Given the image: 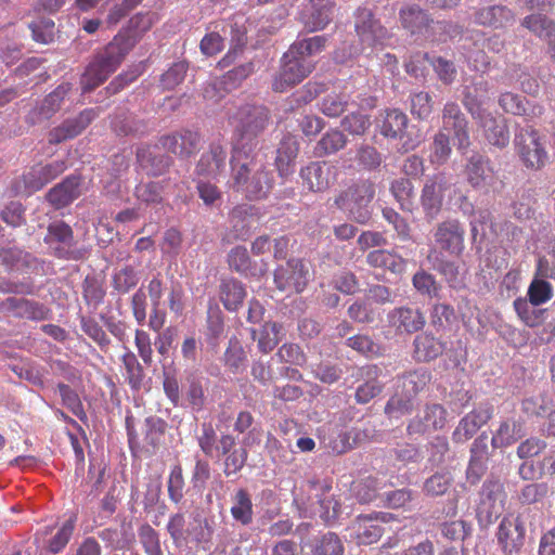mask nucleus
I'll list each match as a JSON object with an SVG mask.
<instances>
[{
	"label": "nucleus",
	"mask_w": 555,
	"mask_h": 555,
	"mask_svg": "<svg viewBox=\"0 0 555 555\" xmlns=\"http://www.w3.org/2000/svg\"><path fill=\"white\" fill-rule=\"evenodd\" d=\"M433 269L439 272L453 289H462L465 287V280L460 273L459 266L443 257L436 256L433 261Z\"/></svg>",
	"instance_id": "6e6d98bb"
},
{
	"label": "nucleus",
	"mask_w": 555,
	"mask_h": 555,
	"mask_svg": "<svg viewBox=\"0 0 555 555\" xmlns=\"http://www.w3.org/2000/svg\"><path fill=\"white\" fill-rule=\"evenodd\" d=\"M408 116L399 109H388L382 115L379 124L380 134L387 139H398L402 141L403 152L415 149L421 138L418 135L413 137L412 131L408 127Z\"/></svg>",
	"instance_id": "4468645a"
},
{
	"label": "nucleus",
	"mask_w": 555,
	"mask_h": 555,
	"mask_svg": "<svg viewBox=\"0 0 555 555\" xmlns=\"http://www.w3.org/2000/svg\"><path fill=\"white\" fill-rule=\"evenodd\" d=\"M414 397L398 389L396 386L395 393L389 398L385 406V413L390 418H399L410 414L414 410Z\"/></svg>",
	"instance_id": "4d7b16f0"
},
{
	"label": "nucleus",
	"mask_w": 555,
	"mask_h": 555,
	"mask_svg": "<svg viewBox=\"0 0 555 555\" xmlns=\"http://www.w3.org/2000/svg\"><path fill=\"white\" fill-rule=\"evenodd\" d=\"M436 246L451 256H461L465 249V228L456 218H447L433 229Z\"/></svg>",
	"instance_id": "2eb2a0df"
},
{
	"label": "nucleus",
	"mask_w": 555,
	"mask_h": 555,
	"mask_svg": "<svg viewBox=\"0 0 555 555\" xmlns=\"http://www.w3.org/2000/svg\"><path fill=\"white\" fill-rule=\"evenodd\" d=\"M236 140L231 151H258L259 138L272 120L269 107L259 103H245L231 116Z\"/></svg>",
	"instance_id": "7ed1b4c3"
},
{
	"label": "nucleus",
	"mask_w": 555,
	"mask_h": 555,
	"mask_svg": "<svg viewBox=\"0 0 555 555\" xmlns=\"http://www.w3.org/2000/svg\"><path fill=\"white\" fill-rule=\"evenodd\" d=\"M490 100L489 82L482 77L474 78L470 85L465 86L463 92V104L474 118H481L485 113L482 106Z\"/></svg>",
	"instance_id": "cd10ccee"
},
{
	"label": "nucleus",
	"mask_w": 555,
	"mask_h": 555,
	"mask_svg": "<svg viewBox=\"0 0 555 555\" xmlns=\"http://www.w3.org/2000/svg\"><path fill=\"white\" fill-rule=\"evenodd\" d=\"M0 264L7 270L21 271L34 268L37 264V258L17 246L8 245L0 247Z\"/></svg>",
	"instance_id": "79ce46f5"
},
{
	"label": "nucleus",
	"mask_w": 555,
	"mask_h": 555,
	"mask_svg": "<svg viewBox=\"0 0 555 555\" xmlns=\"http://www.w3.org/2000/svg\"><path fill=\"white\" fill-rule=\"evenodd\" d=\"M228 152L220 142H211L201 155L194 169L197 177L216 180L225 170Z\"/></svg>",
	"instance_id": "412c9836"
},
{
	"label": "nucleus",
	"mask_w": 555,
	"mask_h": 555,
	"mask_svg": "<svg viewBox=\"0 0 555 555\" xmlns=\"http://www.w3.org/2000/svg\"><path fill=\"white\" fill-rule=\"evenodd\" d=\"M228 263L232 270L245 276L259 278L264 275L268 270L266 262L262 261L260 266L253 262L244 246H235L230 250L228 254Z\"/></svg>",
	"instance_id": "473e14b6"
},
{
	"label": "nucleus",
	"mask_w": 555,
	"mask_h": 555,
	"mask_svg": "<svg viewBox=\"0 0 555 555\" xmlns=\"http://www.w3.org/2000/svg\"><path fill=\"white\" fill-rule=\"evenodd\" d=\"M158 142L167 152L182 159H188L199 151L202 135L198 131L182 128L162 135Z\"/></svg>",
	"instance_id": "a211bd4d"
},
{
	"label": "nucleus",
	"mask_w": 555,
	"mask_h": 555,
	"mask_svg": "<svg viewBox=\"0 0 555 555\" xmlns=\"http://www.w3.org/2000/svg\"><path fill=\"white\" fill-rule=\"evenodd\" d=\"M310 280L309 266L299 258H292L274 271V284L278 289L287 294H299Z\"/></svg>",
	"instance_id": "9b49d317"
},
{
	"label": "nucleus",
	"mask_w": 555,
	"mask_h": 555,
	"mask_svg": "<svg viewBox=\"0 0 555 555\" xmlns=\"http://www.w3.org/2000/svg\"><path fill=\"white\" fill-rule=\"evenodd\" d=\"M448 411L439 403H426L406 425V434L417 438L444 428Z\"/></svg>",
	"instance_id": "9d476101"
},
{
	"label": "nucleus",
	"mask_w": 555,
	"mask_h": 555,
	"mask_svg": "<svg viewBox=\"0 0 555 555\" xmlns=\"http://www.w3.org/2000/svg\"><path fill=\"white\" fill-rule=\"evenodd\" d=\"M307 546L310 555H344L345 552L341 539L332 531L314 537Z\"/></svg>",
	"instance_id": "49530a36"
},
{
	"label": "nucleus",
	"mask_w": 555,
	"mask_h": 555,
	"mask_svg": "<svg viewBox=\"0 0 555 555\" xmlns=\"http://www.w3.org/2000/svg\"><path fill=\"white\" fill-rule=\"evenodd\" d=\"M298 151L299 143L294 135L286 134L282 138L275 157V166L281 177H287L293 172Z\"/></svg>",
	"instance_id": "58836bf2"
},
{
	"label": "nucleus",
	"mask_w": 555,
	"mask_h": 555,
	"mask_svg": "<svg viewBox=\"0 0 555 555\" xmlns=\"http://www.w3.org/2000/svg\"><path fill=\"white\" fill-rule=\"evenodd\" d=\"M451 137L443 131H438L429 147V162L435 166L444 165L451 156L452 147L450 144Z\"/></svg>",
	"instance_id": "e2e57ef3"
},
{
	"label": "nucleus",
	"mask_w": 555,
	"mask_h": 555,
	"mask_svg": "<svg viewBox=\"0 0 555 555\" xmlns=\"http://www.w3.org/2000/svg\"><path fill=\"white\" fill-rule=\"evenodd\" d=\"M526 436L522 422L514 417L506 418L500 423L499 428L492 436L491 446L493 449L509 447Z\"/></svg>",
	"instance_id": "c9c22d12"
},
{
	"label": "nucleus",
	"mask_w": 555,
	"mask_h": 555,
	"mask_svg": "<svg viewBox=\"0 0 555 555\" xmlns=\"http://www.w3.org/2000/svg\"><path fill=\"white\" fill-rule=\"evenodd\" d=\"M514 309L519 319L529 327H539L544 321L546 310L538 308L540 305L532 304L528 298H516Z\"/></svg>",
	"instance_id": "864d4df0"
},
{
	"label": "nucleus",
	"mask_w": 555,
	"mask_h": 555,
	"mask_svg": "<svg viewBox=\"0 0 555 555\" xmlns=\"http://www.w3.org/2000/svg\"><path fill=\"white\" fill-rule=\"evenodd\" d=\"M282 324L278 322H266L260 330L251 328L250 334L258 343V349L262 353L272 351L282 338Z\"/></svg>",
	"instance_id": "09e8293b"
},
{
	"label": "nucleus",
	"mask_w": 555,
	"mask_h": 555,
	"mask_svg": "<svg viewBox=\"0 0 555 555\" xmlns=\"http://www.w3.org/2000/svg\"><path fill=\"white\" fill-rule=\"evenodd\" d=\"M480 125L483 128L487 141L499 149H504L509 142L508 127L503 119H498L490 114H481Z\"/></svg>",
	"instance_id": "ea45409f"
},
{
	"label": "nucleus",
	"mask_w": 555,
	"mask_h": 555,
	"mask_svg": "<svg viewBox=\"0 0 555 555\" xmlns=\"http://www.w3.org/2000/svg\"><path fill=\"white\" fill-rule=\"evenodd\" d=\"M413 359L417 362H429L441 356L446 344L429 333H422L413 341Z\"/></svg>",
	"instance_id": "4c0bfd02"
},
{
	"label": "nucleus",
	"mask_w": 555,
	"mask_h": 555,
	"mask_svg": "<svg viewBox=\"0 0 555 555\" xmlns=\"http://www.w3.org/2000/svg\"><path fill=\"white\" fill-rule=\"evenodd\" d=\"M439 131L452 137L459 151L466 150L469 142L468 120L455 102H447L442 109V126Z\"/></svg>",
	"instance_id": "dca6fc26"
},
{
	"label": "nucleus",
	"mask_w": 555,
	"mask_h": 555,
	"mask_svg": "<svg viewBox=\"0 0 555 555\" xmlns=\"http://www.w3.org/2000/svg\"><path fill=\"white\" fill-rule=\"evenodd\" d=\"M79 186L80 179L76 176H69L53 186L47 193L46 198L55 209L64 208L79 197Z\"/></svg>",
	"instance_id": "2f4dec72"
},
{
	"label": "nucleus",
	"mask_w": 555,
	"mask_h": 555,
	"mask_svg": "<svg viewBox=\"0 0 555 555\" xmlns=\"http://www.w3.org/2000/svg\"><path fill=\"white\" fill-rule=\"evenodd\" d=\"M366 263L373 268H384L392 273L401 272L403 259L386 249H374L366 255Z\"/></svg>",
	"instance_id": "13d9d810"
},
{
	"label": "nucleus",
	"mask_w": 555,
	"mask_h": 555,
	"mask_svg": "<svg viewBox=\"0 0 555 555\" xmlns=\"http://www.w3.org/2000/svg\"><path fill=\"white\" fill-rule=\"evenodd\" d=\"M182 392L188 406H190L194 412H199L205 408L207 396L203 378L194 374H190L185 378V384L182 386Z\"/></svg>",
	"instance_id": "8fccbe9b"
},
{
	"label": "nucleus",
	"mask_w": 555,
	"mask_h": 555,
	"mask_svg": "<svg viewBox=\"0 0 555 555\" xmlns=\"http://www.w3.org/2000/svg\"><path fill=\"white\" fill-rule=\"evenodd\" d=\"M246 352L237 339H230L223 354V363L233 374L242 373L246 367Z\"/></svg>",
	"instance_id": "680f3d73"
},
{
	"label": "nucleus",
	"mask_w": 555,
	"mask_h": 555,
	"mask_svg": "<svg viewBox=\"0 0 555 555\" xmlns=\"http://www.w3.org/2000/svg\"><path fill=\"white\" fill-rule=\"evenodd\" d=\"M232 189L250 201L266 198L274 186L273 171L259 151H231Z\"/></svg>",
	"instance_id": "f257e3e1"
},
{
	"label": "nucleus",
	"mask_w": 555,
	"mask_h": 555,
	"mask_svg": "<svg viewBox=\"0 0 555 555\" xmlns=\"http://www.w3.org/2000/svg\"><path fill=\"white\" fill-rule=\"evenodd\" d=\"M493 416V405L488 402H480L473 411L460 420L452 433V440L455 443H464L486 425Z\"/></svg>",
	"instance_id": "6ab92c4d"
},
{
	"label": "nucleus",
	"mask_w": 555,
	"mask_h": 555,
	"mask_svg": "<svg viewBox=\"0 0 555 555\" xmlns=\"http://www.w3.org/2000/svg\"><path fill=\"white\" fill-rule=\"evenodd\" d=\"M521 27L528 29L540 40L548 46V50L555 56V21L542 13H532L520 22Z\"/></svg>",
	"instance_id": "c85d7f7f"
},
{
	"label": "nucleus",
	"mask_w": 555,
	"mask_h": 555,
	"mask_svg": "<svg viewBox=\"0 0 555 555\" xmlns=\"http://www.w3.org/2000/svg\"><path fill=\"white\" fill-rule=\"evenodd\" d=\"M43 242L49 246L50 254L57 259L79 261L87 258V248L78 247L72 227L63 220H55L48 225Z\"/></svg>",
	"instance_id": "39448f33"
},
{
	"label": "nucleus",
	"mask_w": 555,
	"mask_h": 555,
	"mask_svg": "<svg viewBox=\"0 0 555 555\" xmlns=\"http://www.w3.org/2000/svg\"><path fill=\"white\" fill-rule=\"evenodd\" d=\"M430 379V372L427 369L420 367L398 376L396 386L398 389H402V391L415 398L425 389Z\"/></svg>",
	"instance_id": "de8ad7c7"
},
{
	"label": "nucleus",
	"mask_w": 555,
	"mask_h": 555,
	"mask_svg": "<svg viewBox=\"0 0 555 555\" xmlns=\"http://www.w3.org/2000/svg\"><path fill=\"white\" fill-rule=\"evenodd\" d=\"M514 144L527 168L539 170L547 163V152L541 143L539 132L532 126L519 127L515 132Z\"/></svg>",
	"instance_id": "1a4fd4ad"
},
{
	"label": "nucleus",
	"mask_w": 555,
	"mask_h": 555,
	"mask_svg": "<svg viewBox=\"0 0 555 555\" xmlns=\"http://www.w3.org/2000/svg\"><path fill=\"white\" fill-rule=\"evenodd\" d=\"M350 96L345 93H328L321 100L320 111L327 117L340 116L348 107Z\"/></svg>",
	"instance_id": "69168bd1"
},
{
	"label": "nucleus",
	"mask_w": 555,
	"mask_h": 555,
	"mask_svg": "<svg viewBox=\"0 0 555 555\" xmlns=\"http://www.w3.org/2000/svg\"><path fill=\"white\" fill-rule=\"evenodd\" d=\"M111 128L118 137H142L149 132L147 122L127 111L114 115Z\"/></svg>",
	"instance_id": "72a5a7b5"
},
{
	"label": "nucleus",
	"mask_w": 555,
	"mask_h": 555,
	"mask_svg": "<svg viewBox=\"0 0 555 555\" xmlns=\"http://www.w3.org/2000/svg\"><path fill=\"white\" fill-rule=\"evenodd\" d=\"M455 182L451 173L439 171L427 176L420 196V204L427 221L435 220L442 210L443 199Z\"/></svg>",
	"instance_id": "0eeeda50"
},
{
	"label": "nucleus",
	"mask_w": 555,
	"mask_h": 555,
	"mask_svg": "<svg viewBox=\"0 0 555 555\" xmlns=\"http://www.w3.org/2000/svg\"><path fill=\"white\" fill-rule=\"evenodd\" d=\"M70 90L69 83H62L49 93L39 104L34 106L25 119L26 122L35 126L49 120L62 106L65 96Z\"/></svg>",
	"instance_id": "b1692460"
},
{
	"label": "nucleus",
	"mask_w": 555,
	"mask_h": 555,
	"mask_svg": "<svg viewBox=\"0 0 555 555\" xmlns=\"http://www.w3.org/2000/svg\"><path fill=\"white\" fill-rule=\"evenodd\" d=\"M354 160L360 169L375 171L380 167L384 157L375 146L361 143L357 146Z\"/></svg>",
	"instance_id": "bf43d9fd"
},
{
	"label": "nucleus",
	"mask_w": 555,
	"mask_h": 555,
	"mask_svg": "<svg viewBox=\"0 0 555 555\" xmlns=\"http://www.w3.org/2000/svg\"><path fill=\"white\" fill-rule=\"evenodd\" d=\"M3 312L10 313L18 319L33 321L47 320L50 310L42 304L26 298L9 297L0 304Z\"/></svg>",
	"instance_id": "a878e982"
},
{
	"label": "nucleus",
	"mask_w": 555,
	"mask_h": 555,
	"mask_svg": "<svg viewBox=\"0 0 555 555\" xmlns=\"http://www.w3.org/2000/svg\"><path fill=\"white\" fill-rule=\"evenodd\" d=\"M300 176L312 192H323L334 182L333 168L324 162H312L301 169Z\"/></svg>",
	"instance_id": "7c9ffc66"
},
{
	"label": "nucleus",
	"mask_w": 555,
	"mask_h": 555,
	"mask_svg": "<svg viewBox=\"0 0 555 555\" xmlns=\"http://www.w3.org/2000/svg\"><path fill=\"white\" fill-rule=\"evenodd\" d=\"M314 68V64L292 47L283 54L281 67L272 81L275 92H284L301 82Z\"/></svg>",
	"instance_id": "6e6552de"
},
{
	"label": "nucleus",
	"mask_w": 555,
	"mask_h": 555,
	"mask_svg": "<svg viewBox=\"0 0 555 555\" xmlns=\"http://www.w3.org/2000/svg\"><path fill=\"white\" fill-rule=\"evenodd\" d=\"M347 143L348 138L344 131L333 128L326 131L318 141L314 153L319 157L328 156L345 149Z\"/></svg>",
	"instance_id": "603ef678"
},
{
	"label": "nucleus",
	"mask_w": 555,
	"mask_h": 555,
	"mask_svg": "<svg viewBox=\"0 0 555 555\" xmlns=\"http://www.w3.org/2000/svg\"><path fill=\"white\" fill-rule=\"evenodd\" d=\"M528 513L512 514L502 518L496 532L499 545L504 555H520L525 544V520Z\"/></svg>",
	"instance_id": "f8f14e48"
},
{
	"label": "nucleus",
	"mask_w": 555,
	"mask_h": 555,
	"mask_svg": "<svg viewBox=\"0 0 555 555\" xmlns=\"http://www.w3.org/2000/svg\"><path fill=\"white\" fill-rule=\"evenodd\" d=\"M465 175L468 184L475 190L485 193L500 190L502 182L499 181L489 159L479 153H474L467 158Z\"/></svg>",
	"instance_id": "ddd939ff"
},
{
	"label": "nucleus",
	"mask_w": 555,
	"mask_h": 555,
	"mask_svg": "<svg viewBox=\"0 0 555 555\" xmlns=\"http://www.w3.org/2000/svg\"><path fill=\"white\" fill-rule=\"evenodd\" d=\"M137 160L143 169L147 170V175L153 177L163 175L173 164L171 156L157 154L149 146H142L137 150Z\"/></svg>",
	"instance_id": "a19ab883"
},
{
	"label": "nucleus",
	"mask_w": 555,
	"mask_h": 555,
	"mask_svg": "<svg viewBox=\"0 0 555 555\" xmlns=\"http://www.w3.org/2000/svg\"><path fill=\"white\" fill-rule=\"evenodd\" d=\"M412 285L420 295L429 298L438 297L441 289L436 278L423 269L415 272L412 278Z\"/></svg>",
	"instance_id": "338daca9"
},
{
	"label": "nucleus",
	"mask_w": 555,
	"mask_h": 555,
	"mask_svg": "<svg viewBox=\"0 0 555 555\" xmlns=\"http://www.w3.org/2000/svg\"><path fill=\"white\" fill-rule=\"evenodd\" d=\"M375 196V185L370 180H359L349 185L335 198V205L348 212L350 218L360 224L371 218L369 206Z\"/></svg>",
	"instance_id": "20e7f679"
},
{
	"label": "nucleus",
	"mask_w": 555,
	"mask_h": 555,
	"mask_svg": "<svg viewBox=\"0 0 555 555\" xmlns=\"http://www.w3.org/2000/svg\"><path fill=\"white\" fill-rule=\"evenodd\" d=\"M140 282V272L130 264L116 268L112 274V287L118 294H128Z\"/></svg>",
	"instance_id": "5fc2aeb1"
},
{
	"label": "nucleus",
	"mask_w": 555,
	"mask_h": 555,
	"mask_svg": "<svg viewBox=\"0 0 555 555\" xmlns=\"http://www.w3.org/2000/svg\"><path fill=\"white\" fill-rule=\"evenodd\" d=\"M231 516L240 525L246 527L253 522L254 519V504L249 492L240 488L232 496V506L230 509Z\"/></svg>",
	"instance_id": "a18cd8bd"
},
{
	"label": "nucleus",
	"mask_w": 555,
	"mask_h": 555,
	"mask_svg": "<svg viewBox=\"0 0 555 555\" xmlns=\"http://www.w3.org/2000/svg\"><path fill=\"white\" fill-rule=\"evenodd\" d=\"M170 177L158 181H142L134 188L133 195L139 202L147 206L160 205L164 202L165 192L170 189Z\"/></svg>",
	"instance_id": "e433bc0d"
},
{
	"label": "nucleus",
	"mask_w": 555,
	"mask_h": 555,
	"mask_svg": "<svg viewBox=\"0 0 555 555\" xmlns=\"http://www.w3.org/2000/svg\"><path fill=\"white\" fill-rule=\"evenodd\" d=\"M47 184L38 166L30 168L21 177L14 179L11 184L12 193L16 196H29L41 190Z\"/></svg>",
	"instance_id": "c03bdc74"
},
{
	"label": "nucleus",
	"mask_w": 555,
	"mask_h": 555,
	"mask_svg": "<svg viewBox=\"0 0 555 555\" xmlns=\"http://www.w3.org/2000/svg\"><path fill=\"white\" fill-rule=\"evenodd\" d=\"M387 322L397 335H412L423 330L426 319L420 308L401 306L387 313Z\"/></svg>",
	"instance_id": "aec40b11"
},
{
	"label": "nucleus",
	"mask_w": 555,
	"mask_h": 555,
	"mask_svg": "<svg viewBox=\"0 0 555 555\" xmlns=\"http://www.w3.org/2000/svg\"><path fill=\"white\" fill-rule=\"evenodd\" d=\"M135 43V37L119 31L86 68L81 77L82 91L90 92L102 85L119 67Z\"/></svg>",
	"instance_id": "f03ea898"
},
{
	"label": "nucleus",
	"mask_w": 555,
	"mask_h": 555,
	"mask_svg": "<svg viewBox=\"0 0 555 555\" xmlns=\"http://www.w3.org/2000/svg\"><path fill=\"white\" fill-rule=\"evenodd\" d=\"M259 221V208L249 204L235 206L229 214L233 240H246Z\"/></svg>",
	"instance_id": "393cba45"
},
{
	"label": "nucleus",
	"mask_w": 555,
	"mask_h": 555,
	"mask_svg": "<svg viewBox=\"0 0 555 555\" xmlns=\"http://www.w3.org/2000/svg\"><path fill=\"white\" fill-rule=\"evenodd\" d=\"M354 29L359 38V44H351L348 50V57L362 54L366 49H373L383 44L388 38L387 29L374 17L371 10L359 8L354 14Z\"/></svg>",
	"instance_id": "423d86ee"
},
{
	"label": "nucleus",
	"mask_w": 555,
	"mask_h": 555,
	"mask_svg": "<svg viewBox=\"0 0 555 555\" xmlns=\"http://www.w3.org/2000/svg\"><path fill=\"white\" fill-rule=\"evenodd\" d=\"M219 297L227 310L236 311L246 297V291L243 283L235 279L223 280L219 287Z\"/></svg>",
	"instance_id": "3c124183"
},
{
	"label": "nucleus",
	"mask_w": 555,
	"mask_h": 555,
	"mask_svg": "<svg viewBox=\"0 0 555 555\" xmlns=\"http://www.w3.org/2000/svg\"><path fill=\"white\" fill-rule=\"evenodd\" d=\"M515 21V13L503 4H493L479 9L475 14V22L482 26L502 28Z\"/></svg>",
	"instance_id": "f704fd0d"
},
{
	"label": "nucleus",
	"mask_w": 555,
	"mask_h": 555,
	"mask_svg": "<svg viewBox=\"0 0 555 555\" xmlns=\"http://www.w3.org/2000/svg\"><path fill=\"white\" fill-rule=\"evenodd\" d=\"M453 483L452 474L448 470H438L425 479L422 490L425 495L436 498L447 493Z\"/></svg>",
	"instance_id": "052dcab7"
},
{
	"label": "nucleus",
	"mask_w": 555,
	"mask_h": 555,
	"mask_svg": "<svg viewBox=\"0 0 555 555\" xmlns=\"http://www.w3.org/2000/svg\"><path fill=\"white\" fill-rule=\"evenodd\" d=\"M399 20L401 26L411 35H420L425 38L436 39L434 23L430 14L416 4L406 5L400 9Z\"/></svg>",
	"instance_id": "4be33fe9"
},
{
	"label": "nucleus",
	"mask_w": 555,
	"mask_h": 555,
	"mask_svg": "<svg viewBox=\"0 0 555 555\" xmlns=\"http://www.w3.org/2000/svg\"><path fill=\"white\" fill-rule=\"evenodd\" d=\"M506 498L503 483L494 477L488 478L481 487L477 517L480 524H491L498 517Z\"/></svg>",
	"instance_id": "f3484780"
},
{
	"label": "nucleus",
	"mask_w": 555,
	"mask_h": 555,
	"mask_svg": "<svg viewBox=\"0 0 555 555\" xmlns=\"http://www.w3.org/2000/svg\"><path fill=\"white\" fill-rule=\"evenodd\" d=\"M310 12L305 18L306 26L311 30L324 29L332 21L334 3L330 0H311Z\"/></svg>",
	"instance_id": "37998d69"
},
{
	"label": "nucleus",
	"mask_w": 555,
	"mask_h": 555,
	"mask_svg": "<svg viewBox=\"0 0 555 555\" xmlns=\"http://www.w3.org/2000/svg\"><path fill=\"white\" fill-rule=\"evenodd\" d=\"M35 41L43 44L53 42L57 33L55 23L50 17L39 16L29 24Z\"/></svg>",
	"instance_id": "774afa93"
},
{
	"label": "nucleus",
	"mask_w": 555,
	"mask_h": 555,
	"mask_svg": "<svg viewBox=\"0 0 555 555\" xmlns=\"http://www.w3.org/2000/svg\"><path fill=\"white\" fill-rule=\"evenodd\" d=\"M348 530L350 531V538L359 545H370L377 542L385 531L377 515L358 516Z\"/></svg>",
	"instance_id": "bb28decb"
},
{
	"label": "nucleus",
	"mask_w": 555,
	"mask_h": 555,
	"mask_svg": "<svg viewBox=\"0 0 555 555\" xmlns=\"http://www.w3.org/2000/svg\"><path fill=\"white\" fill-rule=\"evenodd\" d=\"M421 56L433 66L435 73L442 83L448 86L455 80L457 72L452 61H449L442 56L430 55L429 53H424Z\"/></svg>",
	"instance_id": "0e129e2a"
},
{
	"label": "nucleus",
	"mask_w": 555,
	"mask_h": 555,
	"mask_svg": "<svg viewBox=\"0 0 555 555\" xmlns=\"http://www.w3.org/2000/svg\"><path fill=\"white\" fill-rule=\"evenodd\" d=\"M488 435L482 433L470 447V459L466 470L467 480L472 483L479 481L487 470V463L490 457L488 447Z\"/></svg>",
	"instance_id": "c756f323"
},
{
	"label": "nucleus",
	"mask_w": 555,
	"mask_h": 555,
	"mask_svg": "<svg viewBox=\"0 0 555 555\" xmlns=\"http://www.w3.org/2000/svg\"><path fill=\"white\" fill-rule=\"evenodd\" d=\"M98 112L94 108H87L77 116L65 119L60 126L49 132V142L59 144L79 135L95 118Z\"/></svg>",
	"instance_id": "5701e85b"
}]
</instances>
